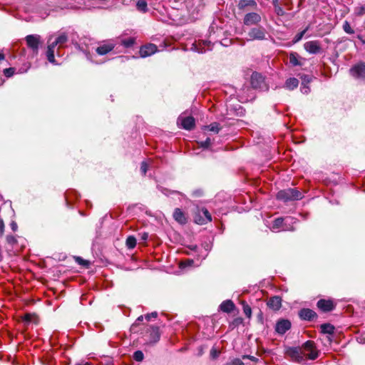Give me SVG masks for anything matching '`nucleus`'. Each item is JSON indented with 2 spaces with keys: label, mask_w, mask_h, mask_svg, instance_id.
Instances as JSON below:
<instances>
[{
  "label": "nucleus",
  "mask_w": 365,
  "mask_h": 365,
  "mask_svg": "<svg viewBox=\"0 0 365 365\" xmlns=\"http://www.w3.org/2000/svg\"><path fill=\"white\" fill-rule=\"evenodd\" d=\"M299 314L301 319L308 321H312L317 317V314L310 309H302Z\"/></svg>",
  "instance_id": "dca6fc26"
},
{
  "label": "nucleus",
  "mask_w": 365,
  "mask_h": 365,
  "mask_svg": "<svg viewBox=\"0 0 365 365\" xmlns=\"http://www.w3.org/2000/svg\"><path fill=\"white\" fill-rule=\"evenodd\" d=\"M256 4L254 0H241L239 2L238 6L240 9H244L247 6H255Z\"/></svg>",
  "instance_id": "c756f323"
},
{
  "label": "nucleus",
  "mask_w": 365,
  "mask_h": 365,
  "mask_svg": "<svg viewBox=\"0 0 365 365\" xmlns=\"http://www.w3.org/2000/svg\"><path fill=\"white\" fill-rule=\"evenodd\" d=\"M343 30L348 34H354V30L351 28L350 24L347 21H345L343 24Z\"/></svg>",
  "instance_id": "2f4dec72"
},
{
  "label": "nucleus",
  "mask_w": 365,
  "mask_h": 365,
  "mask_svg": "<svg viewBox=\"0 0 365 365\" xmlns=\"http://www.w3.org/2000/svg\"><path fill=\"white\" fill-rule=\"evenodd\" d=\"M147 170H148V164L145 161H143L141 163L140 171H141L142 174L143 175H145L147 173Z\"/></svg>",
  "instance_id": "ea45409f"
},
{
  "label": "nucleus",
  "mask_w": 365,
  "mask_h": 365,
  "mask_svg": "<svg viewBox=\"0 0 365 365\" xmlns=\"http://www.w3.org/2000/svg\"><path fill=\"white\" fill-rule=\"evenodd\" d=\"M248 36L250 41L264 40L266 38V30L262 26L252 28L248 32Z\"/></svg>",
  "instance_id": "423d86ee"
},
{
  "label": "nucleus",
  "mask_w": 365,
  "mask_h": 365,
  "mask_svg": "<svg viewBox=\"0 0 365 365\" xmlns=\"http://www.w3.org/2000/svg\"><path fill=\"white\" fill-rule=\"evenodd\" d=\"M207 128H208V130L210 131H212V132H214L216 133H217L220 130V124L216 122L211 123L210 125L207 126Z\"/></svg>",
  "instance_id": "473e14b6"
},
{
  "label": "nucleus",
  "mask_w": 365,
  "mask_h": 365,
  "mask_svg": "<svg viewBox=\"0 0 365 365\" xmlns=\"http://www.w3.org/2000/svg\"><path fill=\"white\" fill-rule=\"evenodd\" d=\"M68 36L65 33H62L51 43L55 46L58 45L59 47H61L62 45L66 43L68 41Z\"/></svg>",
  "instance_id": "4be33fe9"
},
{
  "label": "nucleus",
  "mask_w": 365,
  "mask_h": 365,
  "mask_svg": "<svg viewBox=\"0 0 365 365\" xmlns=\"http://www.w3.org/2000/svg\"><path fill=\"white\" fill-rule=\"evenodd\" d=\"M304 50L310 54H317L322 51V46L319 41H309L304 44Z\"/></svg>",
  "instance_id": "0eeeda50"
},
{
  "label": "nucleus",
  "mask_w": 365,
  "mask_h": 365,
  "mask_svg": "<svg viewBox=\"0 0 365 365\" xmlns=\"http://www.w3.org/2000/svg\"><path fill=\"white\" fill-rule=\"evenodd\" d=\"M15 73V68H9L4 69V74L7 77H11Z\"/></svg>",
  "instance_id": "4c0bfd02"
},
{
  "label": "nucleus",
  "mask_w": 365,
  "mask_h": 365,
  "mask_svg": "<svg viewBox=\"0 0 365 365\" xmlns=\"http://www.w3.org/2000/svg\"><path fill=\"white\" fill-rule=\"evenodd\" d=\"M135 43L134 38H129L127 39H123L121 41V44L123 45L125 48L131 47Z\"/></svg>",
  "instance_id": "f704fd0d"
},
{
  "label": "nucleus",
  "mask_w": 365,
  "mask_h": 365,
  "mask_svg": "<svg viewBox=\"0 0 365 365\" xmlns=\"http://www.w3.org/2000/svg\"><path fill=\"white\" fill-rule=\"evenodd\" d=\"M150 343H155L160 339L159 328L153 327L150 330Z\"/></svg>",
  "instance_id": "5701e85b"
},
{
  "label": "nucleus",
  "mask_w": 365,
  "mask_h": 365,
  "mask_svg": "<svg viewBox=\"0 0 365 365\" xmlns=\"http://www.w3.org/2000/svg\"><path fill=\"white\" fill-rule=\"evenodd\" d=\"M251 84L254 88H262L264 85V78L259 73H253L251 76Z\"/></svg>",
  "instance_id": "f8f14e48"
},
{
  "label": "nucleus",
  "mask_w": 365,
  "mask_h": 365,
  "mask_svg": "<svg viewBox=\"0 0 365 365\" xmlns=\"http://www.w3.org/2000/svg\"><path fill=\"white\" fill-rule=\"evenodd\" d=\"M174 219L181 225H185L187 222V217L184 212L180 208H175L173 212Z\"/></svg>",
  "instance_id": "a211bd4d"
},
{
  "label": "nucleus",
  "mask_w": 365,
  "mask_h": 365,
  "mask_svg": "<svg viewBox=\"0 0 365 365\" xmlns=\"http://www.w3.org/2000/svg\"><path fill=\"white\" fill-rule=\"evenodd\" d=\"M28 48L31 49L34 54L36 55L38 53V48L41 44V36L37 34H30L25 38Z\"/></svg>",
  "instance_id": "39448f33"
},
{
  "label": "nucleus",
  "mask_w": 365,
  "mask_h": 365,
  "mask_svg": "<svg viewBox=\"0 0 365 365\" xmlns=\"http://www.w3.org/2000/svg\"><path fill=\"white\" fill-rule=\"evenodd\" d=\"M267 306L273 310H279L282 306V299L278 296L271 297L267 302Z\"/></svg>",
  "instance_id": "f3484780"
},
{
  "label": "nucleus",
  "mask_w": 365,
  "mask_h": 365,
  "mask_svg": "<svg viewBox=\"0 0 365 365\" xmlns=\"http://www.w3.org/2000/svg\"><path fill=\"white\" fill-rule=\"evenodd\" d=\"M178 124H180L182 128L190 130L195 127V121L192 116L180 115L178 118Z\"/></svg>",
  "instance_id": "6e6552de"
},
{
  "label": "nucleus",
  "mask_w": 365,
  "mask_h": 365,
  "mask_svg": "<svg viewBox=\"0 0 365 365\" xmlns=\"http://www.w3.org/2000/svg\"><path fill=\"white\" fill-rule=\"evenodd\" d=\"M144 358L143 353L141 351H136L133 354V359L136 361H142Z\"/></svg>",
  "instance_id": "e433bc0d"
},
{
  "label": "nucleus",
  "mask_w": 365,
  "mask_h": 365,
  "mask_svg": "<svg viewBox=\"0 0 365 365\" xmlns=\"http://www.w3.org/2000/svg\"><path fill=\"white\" fill-rule=\"evenodd\" d=\"M56 46H53L52 43H50L48 46L47 51H46V56L47 59L49 62L53 63L55 62V57H54V49Z\"/></svg>",
  "instance_id": "b1692460"
},
{
  "label": "nucleus",
  "mask_w": 365,
  "mask_h": 365,
  "mask_svg": "<svg viewBox=\"0 0 365 365\" xmlns=\"http://www.w3.org/2000/svg\"><path fill=\"white\" fill-rule=\"evenodd\" d=\"M260 21V15L255 12L247 14L244 17V24L246 26L255 25Z\"/></svg>",
  "instance_id": "9d476101"
},
{
  "label": "nucleus",
  "mask_w": 365,
  "mask_h": 365,
  "mask_svg": "<svg viewBox=\"0 0 365 365\" xmlns=\"http://www.w3.org/2000/svg\"><path fill=\"white\" fill-rule=\"evenodd\" d=\"M140 240L143 241H146L148 238V234L147 232L140 233Z\"/></svg>",
  "instance_id": "de8ad7c7"
},
{
  "label": "nucleus",
  "mask_w": 365,
  "mask_h": 365,
  "mask_svg": "<svg viewBox=\"0 0 365 365\" xmlns=\"http://www.w3.org/2000/svg\"><path fill=\"white\" fill-rule=\"evenodd\" d=\"M126 246L128 249H133L136 245V239L133 236H129L126 239Z\"/></svg>",
  "instance_id": "c85d7f7f"
},
{
  "label": "nucleus",
  "mask_w": 365,
  "mask_h": 365,
  "mask_svg": "<svg viewBox=\"0 0 365 365\" xmlns=\"http://www.w3.org/2000/svg\"><path fill=\"white\" fill-rule=\"evenodd\" d=\"M13 240V237H7V240L8 242H11V240Z\"/></svg>",
  "instance_id": "6e6d98bb"
},
{
  "label": "nucleus",
  "mask_w": 365,
  "mask_h": 365,
  "mask_svg": "<svg viewBox=\"0 0 365 365\" xmlns=\"http://www.w3.org/2000/svg\"><path fill=\"white\" fill-rule=\"evenodd\" d=\"M289 63L293 66H302L303 63L302 62L304 60L297 53L291 52L289 53Z\"/></svg>",
  "instance_id": "6ab92c4d"
},
{
  "label": "nucleus",
  "mask_w": 365,
  "mask_h": 365,
  "mask_svg": "<svg viewBox=\"0 0 365 365\" xmlns=\"http://www.w3.org/2000/svg\"><path fill=\"white\" fill-rule=\"evenodd\" d=\"M194 221L198 225H205L212 221V217L206 208H197L194 215Z\"/></svg>",
  "instance_id": "20e7f679"
},
{
  "label": "nucleus",
  "mask_w": 365,
  "mask_h": 365,
  "mask_svg": "<svg viewBox=\"0 0 365 365\" xmlns=\"http://www.w3.org/2000/svg\"><path fill=\"white\" fill-rule=\"evenodd\" d=\"M115 46V44L113 43H103L98 46L96 49V53L98 55H106L111 51Z\"/></svg>",
  "instance_id": "2eb2a0df"
},
{
  "label": "nucleus",
  "mask_w": 365,
  "mask_h": 365,
  "mask_svg": "<svg viewBox=\"0 0 365 365\" xmlns=\"http://www.w3.org/2000/svg\"><path fill=\"white\" fill-rule=\"evenodd\" d=\"M219 355V352L216 350V349L212 348L210 351V356L212 359H216Z\"/></svg>",
  "instance_id": "c03bdc74"
},
{
  "label": "nucleus",
  "mask_w": 365,
  "mask_h": 365,
  "mask_svg": "<svg viewBox=\"0 0 365 365\" xmlns=\"http://www.w3.org/2000/svg\"><path fill=\"white\" fill-rule=\"evenodd\" d=\"M211 144V140L210 138H207L205 141L200 142V145L202 148H207Z\"/></svg>",
  "instance_id": "a19ab883"
},
{
  "label": "nucleus",
  "mask_w": 365,
  "mask_h": 365,
  "mask_svg": "<svg viewBox=\"0 0 365 365\" xmlns=\"http://www.w3.org/2000/svg\"><path fill=\"white\" fill-rule=\"evenodd\" d=\"M299 85V81L296 78H289L285 81L284 87L288 90H294L297 88Z\"/></svg>",
  "instance_id": "412c9836"
},
{
  "label": "nucleus",
  "mask_w": 365,
  "mask_h": 365,
  "mask_svg": "<svg viewBox=\"0 0 365 365\" xmlns=\"http://www.w3.org/2000/svg\"><path fill=\"white\" fill-rule=\"evenodd\" d=\"M285 354L294 362L299 364H304L306 362V356L303 352L302 346L287 347L285 350Z\"/></svg>",
  "instance_id": "f03ea898"
},
{
  "label": "nucleus",
  "mask_w": 365,
  "mask_h": 365,
  "mask_svg": "<svg viewBox=\"0 0 365 365\" xmlns=\"http://www.w3.org/2000/svg\"><path fill=\"white\" fill-rule=\"evenodd\" d=\"M322 332L324 334H332L334 331V327L330 324H323L321 325Z\"/></svg>",
  "instance_id": "a878e982"
},
{
  "label": "nucleus",
  "mask_w": 365,
  "mask_h": 365,
  "mask_svg": "<svg viewBox=\"0 0 365 365\" xmlns=\"http://www.w3.org/2000/svg\"><path fill=\"white\" fill-rule=\"evenodd\" d=\"M225 365H245V364L240 359H234L231 361L226 363Z\"/></svg>",
  "instance_id": "58836bf2"
},
{
  "label": "nucleus",
  "mask_w": 365,
  "mask_h": 365,
  "mask_svg": "<svg viewBox=\"0 0 365 365\" xmlns=\"http://www.w3.org/2000/svg\"><path fill=\"white\" fill-rule=\"evenodd\" d=\"M302 84H307L311 81V77L307 75H304L302 77Z\"/></svg>",
  "instance_id": "37998d69"
},
{
  "label": "nucleus",
  "mask_w": 365,
  "mask_h": 365,
  "mask_svg": "<svg viewBox=\"0 0 365 365\" xmlns=\"http://www.w3.org/2000/svg\"><path fill=\"white\" fill-rule=\"evenodd\" d=\"M143 316H140V317H138V319L136 320V322H141V321H143Z\"/></svg>",
  "instance_id": "5fc2aeb1"
},
{
  "label": "nucleus",
  "mask_w": 365,
  "mask_h": 365,
  "mask_svg": "<svg viewBox=\"0 0 365 365\" xmlns=\"http://www.w3.org/2000/svg\"><path fill=\"white\" fill-rule=\"evenodd\" d=\"M220 309L226 313H230L232 312L235 308V305L231 300H225L220 304Z\"/></svg>",
  "instance_id": "aec40b11"
},
{
  "label": "nucleus",
  "mask_w": 365,
  "mask_h": 365,
  "mask_svg": "<svg viewBox=\"0 0 365 365\" xmlns=\"http://www.w3.org/2000/svg\"><path fill=\"white\" fill-rule=\"evenodd\" d=\"M4 58H5L4 54L2 53H0V62L1 61L4 60Z\"/></svg>",
  "instance_id": "864d4df0"
},
{
  "label": "nucleus",
  "mask_w": 365,
  "mask_h": 365,
  "mask_svg": "<svg viewBox=\"0 0 365 365\" xmlns=\"http://www.w3.org/2000/svg\"><path fill=\"white\" fill-rule=\"evenodd\" d=\"M284 219L282 217L277 218L274 220L272 229L277 230L282 227Z\"/></svg>",
  "instance_id": "cd10ccee"
},
{
  "label": "nucleus",
  "mask_w": 365,
  "mask_h": 365,
  "mask_svg": "<svg viewBox=\"0 0 365 365\" xmlns=\"http://www.w3.org/2000/svg\"><path fill=\"white\" fill-rule=\"evenodd\" d=\"M317 307L324 312H330L334 309V304L331 300L320 299L317 302Z\"/></svg>",
  "instance_id": "4468645a"
},
{
  "label": "nucleus",
  "mask_w": 365,
  "mask_h": 365,
  "mask_svg": "<svg viewBox=\"0 0 365 365\" xmlns=\"http://www.w3.org/2000/svg\"><path fill=\"white\" fill-rule=\"evenodd\" d=\"M137 9L139 11L145 13L148 11V4L145 0H138L136 4Z\"/></svg>",
  "instance_id": "bb28decb"
},
{
  "label": "nucleus",
  "mask_w": 365,
  "mask_h": 365,
  "mask_svg": "<svg viewBox=\"0 0 365 365\" xmlns=\"http://www.w3.org/2000/svg\"><path fill=\"white\" fill-rule=\"evenodd\" d=\"M158 317V313L156 312H153L150 314H148L145 316V318L149 321L151 318H156Z\"/></svg>",
  "instance_id": "79ce46f5"
},
{
  "label": "nucleus",
  "mask_w": 365,
  "mask_h": 365,
  "mask_svg": "<svg viewBox=\"0 0 365 365\" xmlns=\"http://www.w3.org/2000/svg\"><path fill=\"white\" fill-rule=\"evenodd\" d=\"M302 193L296 188L284 189L279 191L277 194V198L284 202L298 200L302 199Z\"/></svg>",
  "instance_id": "f257e3e1"
},
{
  "label": "nucleus",
  "mask_w": 365,
  "mask_h": 365,
  "mask_svg": "<svg viewBox=\"0 0 365 365\" xmlns=\"http://www.w3.org/2000/svg\"><path fill=\"white\" fill-rule=\"evenodd\" d=\"M291 327V323L287 319L279 320L275 327L276 331L279 334H284Z\"/></svg>",
  "instance_id": "ddd939ff"
},
{
  "label": "nucleus",
  "mask_w": 365,
  "mask_h": 365,
  "mask_svg": "<svg viewBox=\"0 0 365 365\" xmlns=\"http://www.w3.org/2000/svg\"><path fill=\"white\" fill-rule=\"evenodd\" d=\"M158 51L157 46L153 43H148L146 45H144L140 47V56L142 58H145L147 56H150L155 53H156Z\"/></svg>",
  "instance_id": "1a4fd4ad"
},
{
  "label": "nucleus",
  "mask_w": 365,
  "mask_h": 365,
  "mask_svg": "<svg viewBox=\"0 0 365 365\" xmlns=\"http://www.w3.org/2000/svg\"><path fill=\"white\" fill-rule=\"evenodd\" d=\"M310 89L309 86H307L306 84H302V86L301 87V91L304 93L307 94L309 92Z\"/></svg>",
  "instance_id": "a18cd8bd"
},
{
  "label": "nucleus",
  "mask_w": 365,
  "mask_h": 365,
  "mask_svg": "<svg viewBox=\"0 0 365 365\" xmlns=\"http://www.w3.org/2000/svg\"><path fill=\"white\" fill-rule=\"evenodd\" d=\"M351 74L355 78H365V63H360L350 69Z\"/></svg>",
  "instance_id": "9b49d317"
},
{
  "label": "nucleus",
  "mask_w": 365,
  "mask_h": 365,
  "mask_svg": "<svg viewBox=\"0 0 365 365\" xmlns=\"http://www.w3.org/2000/svg\"><path fill=\"white\" fill-rule=\"evenodd\" d=\"M303 352L306 356V361L315 360L319 357V351L318 350L314 341L309 340L302 345Z\"/></svg>",
  "instance_id": "7ed1b4c3"
},
{
  "label": "nucleus",
  "mask_w": 365,
  "mask_h": 365,
  "mask_svg": "<svg viewBox=\"0 0 365 365\" xmlns=\"http://www.w3.org/2000/svg\"><path fill=\"white\" fill-rule=\"evenodd\" d=\"M76 261L80 264H83V265H86V266H88L89 264V262L85 259H83L81 257H77L76 259Z\"/></svg>",
  "instance_id": "49530a36"
},
{
  "label": "nucleus",
  "mask_w": 365,
  "mask_h": 365,
  "mask_svg": "<svg viewBox=\"0 0 365 365\" xmlns=\"http://www.w3.org/2000/svg\"><path fill=\"white\" fill-rule=\"evenodd\" d=\"M354 14L358 16H361L365 14V6L360 5L354 9Z\"/></svg>",
  "instance_id": "72a5a7b5"
},
{
  "label": "nucleus",
  "mask_w": 365,
  "mask_h": 365,
  "mask_svg": "<svg viewBox=\"0 0 365 365\" xmlns=\"http://www.w3.org/2000/svg\"><path fill=\"white\" fill-rule=\"evenodd\" d=\"M207 43V41H202L199 42L198 43H193L192 45V50L197 51L200 53H202L205 52V49L204 48L203 46H206Z\"/></svg>",
  "instance_id": "393cba45"
},
{
  "label": "nucleus",
  "mask_w": 365,
  "mask_h": 365,
  "mask_svg": "<svg viewBox=\"0 0 365 365\" xmlns=\"http://www.w3.org/2000/svg\"><path fill=\"white\" fill-rule=\"evenodd\" d=\"M242 304L244 314L246 315L247 317L250 318L252 316L251 307L244 301L242 302Z\"/></svg>",
  "instance_id": "7c9ffc66"
},
{
  "label": "nucleus",
  "mask_w": 365,
  "mask_h": 365,
  "mask_svg": "<svg viewBox=\"0 0 365 365\" xmlns=\"http://www.w3.org/2000/svg\"><path fill=\"white\" fill-rule=\"evenodd\" d=\"M25 320L26 322H30L31 321V316L29 314H26V317H25Z\"/></svg>",
  "instance_id": "603ef678"
},
{
  "label": "nucleus",
  "mask_w": 365,
  "mask_h": 365,
  "mask_svg": "<svg viewBox=\"0 0 365 365\" xmlns=\"http://www.w3.org/2000/svg\"><path fill=\"white\" fill-rule=\"evenodd\" d=\"M308 30V28H306L304 30H303L302 31L298 33L295 36L294 38H293V43H296L297 42H299L304 36V35L305 34V33Z\"/></svg>",
  "instance_id": "c9c22d12"
},
{
  "label": "nucleus",
  "mask_w": 365,
  "mask_h": 365,
  "mask_svg": "<svg viewBox=\"0 0 365 365\" xmlns=\"http://www.w3.org/2000/svg\"><path fill=\"white\" fill-rule=\"evenodd\" d=\"M4 232V221L0 219V235H3Z\"/></svg>",
  "instance_id": "09e8293b"
},
{
  "label": "nucleus",
  "mask_w": 365,
  "mask_h": 365,
  "mask_svg": "<svg viewBox=\"0 0 365 365\" xmlns=\"http://www.w3.org/2000/svg\"><path fill=\"white\" fill-rule=\"evenodd\" d=\"M11 229H12V230H13V231H16V229H17V225H16V223L15 222H12L11 223Z\"/></svg>",
  "instance_id": "3c124183"
},
{
  "label": "nucleus",
  "mask_w": 365,
  "mask_h": 365,
  "mask_svg": "<svg viewBox=\"0 0 365 365\" xmlns=\"http://www.w3.org/2000/svg\"><path fill=\"white\" fill-rule=\"evenodd\" d=\"M276 13L279 16H283L284 14V10L279 6L276 8Z\"/></svg>",
  "instance_id": "8fccbe9b"
}]
</instances>
